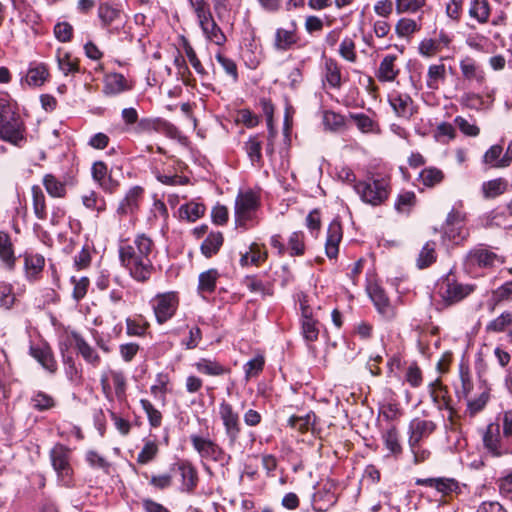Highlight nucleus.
Here are the masks:
<instances>
[{
	"mask_svg": "<svg viewBox=\"0 0 512 512\" xmlns=\"http://www.w3.org/2000/svg\"><path fill=\"white\" fill-rule=\"evenodd\" d=\"M154 248L153 240L144 233L137 234L132 242H124L120 245V263L135 281L145 283L154 273L152 262Z\"/></svg>",
	"mask_w": 512,
	"mask_h": 512,
	"instance_id": "nucleus-1",
	"label": "nucleus"
},
{
	"mask_svg": "<svg viewBox=\"0 0 512 512\" xmlns=\"http://www.w3.org/2000/svg\"><path fill=\"white\" fill-rule=\"evenodd\" d=\"M0 139L17 147L27 143L25 122L6 98H0Z\"/></svg>",
	"mask_w": 512,
	"mask_h": 512,
	"instance_id": "nucleus-2",
	"label": "nucleus"
},
{
	"mask_svg": "<svg viewBox=\"0 0 512 512\" xmlns=\"http://www.w3.org/2000/svg\"><path fill=\"white\" fill-rule=\"evenodd\" d=\"M355 192L364 203L379 206L389 197L390 179L384 176H373L367 181H358L355 183Z\"/></svg>",
	"mask_w": 512,
	"mask_h": 512,
	"instance_id": "nucleus-3",
	"label": "nucleus"
},
{
	"mask_svg": "<svg viewBox=\"0 0 512 512\" xmlns=\"http://www.w3.org/2000/svg\"><path fill=\"white\" fill-rule=\"evenodd\" d=\"M476 289V284L461 282L453 274H448L439 283L438 295L443 305L448 307L463 301Z\"/></svg>",
	"mask_w": 512,
	"mask_h": 512,
	"instance_id": "nucleus-4",
	"label": "nucleus"
},
{
	"mask_svg": "<svg viewBox=\"0 0 512 512\" xmlns=\"http://www.w3.org/2000/svg\"><path fill=\"white\" fill-rule=\"evenodd\" d=\"M49 458L61 485H73L74 470L71 464L72 450L62 443H56L49 451Z\"/></svg>",
	"mask_w": 512,
	"mask_h": 512,
	"instance_id": "nucleus-5",
	"label": "nucleus"
},
{
	"mask_svg": "<svg viewBox=\"0 0 512 512\" xmlns=\"http://www.w3.org/2000/svg\"><path fill=\"white\" fill-rule=\"evenodd\" d=\"M260 207V195L251 189L240 192L235 200V222L239 227L248 228Z\"/></svg>",
	"mask_w": 512,
	"mask_h": 512,
	"instance_id": "nucleus-6",
	"label": "nucleus"
},
{
	"mask_svg": "<svg viewBox=\"0 0 512 512\" xmlns=\"http://www.w3.org/2000/svg\"><path fill=\"white\" fill-rule=\"evenodd\" d=\"M502 263H504L503 257L484 245H478L471 249L463 262L466 272L470 274L476 272L477 269H490Z\"/></svg>",
	"mask_w": 512,
	"mask_h": 512,
	"instance_id": "nucleus-7",
	"label": "nucleus"
},
{
	"mask_svg": "<svg viewBox=\"0 0 512 512\" xmlns=\"http://www.w3.org/2000/svg\"><path fill=\"white\" fill-rule=\"evenodd\" d=\"M190 442L202 459L218 462L221 465L228 464L230 456L212 439L192 434Z\"/></svg>",
	"mask_w": 512,
	"mask_h": 512,
	"instance_id": "nucleus-8",
	"label": "nucleus"
},
{
	"mask_svg": "<svg viewBox=\"0 0 512 512\" xmlns=\"http://www.w3.org/2000/svg\"><path fill=\"white\" fill-rule=\"evenodd\" d=\"M151 303L157 323L164 324L175 315L179 298L175 292L160 293L152 299Z\"/></svg>",
	"mask_w": 512,
	"mask_h": 512,
	"instance_id": "nucleus-9",
	"label": "nucleus"
},
{
	"mask_svg": "<svg viewBox=\"0 0 512 512\" xmlns=\"http://www.w3.org/2000/svg\"><path fill=\"white\" fill-rule=\"evenodd\" d=\"M219 416L222 420L229 446H234L241 432L239 414L230 403L222 401L219 404Z\"/></svg>",
	"mask_w": 512,
	"mask_h": 512,
	"instance_id": "nucleus-10",
	"label": "nucleus"
},
{
	"mask_svg": "<svg viewBox=\"0 0 512 512\" xmlns=\"http://www.w3.org/2000/svg\"><path fill=\"white\" fill-rule=\"evenodd\" d=\"M134 132L137 134L156 132L171 139L180 137L179 129L169 121L160 117L141 118L134 128Z\"/></svg>",
	"mask_w": 512,
	"mask_h": 512,
	"instance_id": "nucleus-11",
	"label": "nucleus"
},
{
	"mask_svg": "<svg viewBox=\"0 0 512 512\" xmlns=\"http://www.w3.org/2000/svg\"><path fill=\"white\" fill-rule=\"evenodd\" d=\"M337 500V485L327 480L313 494L312 507L317 512H326L337 503Z\"/></svg>",
	"mask_w": 512,
	"mask_h": 512,
	"instance_id": "nucleus-12",
	"label": "nucleus"
},
{
	"mask_svg": "<svg viewBox=\"0 0 512 512\" xmlns=\"http://www.w3.org/2000/svg\"><path fill=\"white\" fill-rule=\"evenodd\" d=\"M388 103L398 118L409 121L417 113V106L407 93L392 91L388 94Z\"/></svg>",
	"mask_w": 512,
	"mask_h": 512,
	"instance_id": "nucleus-13",
	"label": "nucleus"
},
{
	"mask_svg": "<svg viewBox=\"0 0 512 512\" xmlns=\"http://www.w3.org/2000/svg\"><path fill=\"white\" fill-rule=\"evenodd\" d=\"M377 312L387 321H392L397 316L396 308L391 304L384 289L378 284H371L367 288Z\"/></svg>",
	"mask_w": 512,
	"mask_h": 512,
	"instance_id": "nucleus-14",
	"label": "nucleus"
},
{
	"mask_svg": "<svg viewBox=\"0 0 512 512\" xmlns=\"http://www.w3.org/2000/svg\"><path fill=\"white\" fill-rule=\"evenodd\" d=\"M299 40L297 23L292 20L288 28L279 27L275 30L273 47L276 51L286 52L296 46Z\"/></svg>",
	"mask_w": 512,
	"mask_h": 512,
	"instance_id": "nucleus-15",
	"label": "nucleus"
},
{
	"mask_svg": "<svg viewBox=\"0 0 512 512\" xmlns=\"http://www.w3.org/2000/svg\"><path fill=\"white\" fill-rule=\"evenodd\" d=\"M417 486H425L436 489L443 496H451L452 494H460L462 487L454 478L435 477V478H417L415 480Z\"/></svg>",
	"mask_w": 512,
	"mask_h": 512,
	"instance_id": "nucleus-16",
	"label": "nucleus"
},
{
	"mask_svg": "<svg viewBox=\"0 0 512 512\" xmlns=\"http://www.w3.org/2000/svg\"><path fill=\"white\" fill-rule=\"evenodd\" d=\"M196 16L199 25L208 40L219 46L226 42V36L215 22L210 9L197 13Z\"/></svg>",
	"mask_w": 512,
	"mask_h": 512,
	"instance_id": "nucleus-17",
	"label": "nucleus"
},
{
	"mask_svg": "<svg viewBox=\"0 0 512 512\" xmlns=\"http://www.w3.org/2000/svg\"><path fill=\"white\" fill-rule=\"evenodd\" d=\"M502 437L500 434L499 424L491 423L487 426L486 431L483 434V444L485 449L493 457H501L507 454H511L510 449L504 448L502 445Z\"/></svg>",
	"mask_w": 512,
	"mask_h": 512,
	"instance_id": "nucleus-18",
	"label": "nucleus"
},
{
	"mask_svg": "<svg viewBox=\"0 0 512 512\" xmlns=\"http://www.w3.org/2000/svg\"><path fill=\"white\" fill-rule=\"evenodd\" d=\"M437 425L432 420L414 418L408 426V444L421 443L436 430Z\"/></svg>",
	"mask_w": 512,
	"mask_h": 512,
	"instance_id": "nucleus-19",
	"label": "nucleus"
},
{
	"mask_svg": "<svg viewBox=\"0 0 512 512\" xmlns=\"http://www.w3.org/2000/svg\"><path fill=\"white\" fill-rule=\"evenodd\" d=\"M30 355L50 374H55L58 365L51 347L47 343L32 345Z\"/></svg>",
	"mask_w": 512,
	"mask_h": 512,
	"instance_id": "nucleus-20",
	"label": "nucleus"
},
{
	"mask_svg": "<svg viewBox=\"0 0 512 512\" xmlns=\"http://www.w3.org/2000/svg\"><path fill=\"white\" fill-rule=\"evenodd\" d=\"M173 469L180 474L181 490L187 493L193 492L198 483V473L192 463L187 460H182L175 463Z\"/></svg>",
	"mask_w": 512,
	"mask_h": 512,
	"instance_id": "nucleus-21",
	"label": "nucleus"
},
{
	"mask_svg": "<svg viewBox=\"0 0 512 512\" xmlns=\"http://www.w3.org/2000/svg\"><path fill=\"white\" fill-rule=\"evenodd\" d=\"M144 189L141 186L131 187L125 194L124 198L120 201L117 207V214L126 216L134 214L138 209L140 202L143 199Z\"/></svg>",
	"mask_w": 512,
	"mask_h": 512,
	"instance_id": "nucleus-22",
	"label": "nucleus"
},
{
	"mask_svg": "<svg viewBox=\"0 0 512 512\" xmlns=\"http://www.w3.org/2000/svg\"><path fill=\"white\" fill-rule=\"evenodd\" d=\"M430 395L439 410H448V420L451 425H454L455 410L450 405V398L447 396L446 388L441 384L439 380H436L430 384Z\"/></svg>",
	"mask_w": 512,
	"mask_h": 512,
	"instance_id": "nucleus-23",
	"label": "nucleus"
},
{
	"mask_svg": "<svg viewBox=\"0 0 512 512\" xmlns=\"http://www.w3.org/2000/svg\"><path fill=\"white\" fill-rule=\"evenodd\" d=\"M193 366L199 373L210 377H220L231 373V368L229 366L212 358H200L193 364Z\"/></svg>",
	"mask_w": 512,
	"mask_h": 512,
	"instance_id": "nucleus-24",
	"label": "nucleus"
},
{
	"mask_svg": "<svg viewBox=\"0 0 512 512\" xmlns=\"http://www.w3.org/2000/svg\"><path fill=\"white\" fill-rule=\"evenodd\" d=\"M342 236L341 223L338 220H333L328 226L325 242V253L328 258L333 259L337 257Z\"/></svg>",
	"mask_w": 512,
	"mask_h": 512,
	"instance_id": "nucleus-25",
	"label": "nucleus"
},
{
	"mask_svg": "<svg viewBox=\"0 0 512 512\" xmlns=\"http://www.w3.org/2000/svg\"><path fill=\"white\" fill-rule=\"evenodd\" d=\"M132 89V85L120 73H109L104 78L103 92L108 96H115Z\"/></svg>",
	"mask_w": 512,
	"mask_h": 512,
	"instance_id": "nucleus-26",
	"label": "nucleus"
},
{
	"mask_svg": "<svg viewBox=\"0 0 512 512\" xmlns=\"http://www.w3.org/2000/svg\"><path fill=\"white\" fill-rule=\"evenodd\" d=\"M397 56L388 54L381 60L376 71V77L380 82H393L400 73V69L396 66Z\"/></svg>",
	"mask_w": 512,
	"mask_h": 512,
	"instance_id": "nucleus-27",
	"label": "nucleus"
},
{
	"mask_svg": "<svg viewBox=\"0 0 512 512\" xmlns=\"http://www.w3.org/2000/svg\"><path fill=\"white\" fill-rule=\"evenodd\" d=\"M460 70L465 80L476 82L479 86L485 82V73L480 65L472 58L465 57L460 61Z\"/></svg>",
	"mask_w": 512,
	"mask_h": 512,
	"instance_id": "nucleus-28",
	"label": "nucleus"
},
{
	"mask_svg": "<svg viewBox=\"0 0 512 512\" xmlns=\"http://www.w3.org/2000/svg\"><path fill=\"white\" fill-rule=\"evenodd\" d=\"M72 338L82 358L93 367H98L101 362V357L97 351L79 333L73 332Z\"/></svg>",
	"mask_w": 512,
	"mask_h": 512,
	"instance_id": "nucleus-29",
	"label": "nucleus"
},
{
	"mask_svg": "<svg viewBox=\"0 0 512 512\" xmlns=\"http://www.w3.org/2000/svg\"><path fill=\"white\" fill-rule=\"evenodd\" d=\"M323 81L330 88L340 89L342 86L341 66L336 60L328 58L324 63Z\"/></svg>",
	"mask_w": 512,
	"mask_h": 512,
	"instance_id": "nucleus-30",
	"label": "nucleus"
},
{
	"mask_svg": "<svg viewBox=\"0 0 512 512\" xmlns=\"http://www.w3.org/2000/svg\"><path fill=\"white\" fill-rule=\"evenodd\" d=\"M97 12L103 27L110 26L121 16L120 8L112 0H100Z\"/></svg>",
	"mask_w": 512,
	"mask_h": 512,
	"instance_id": "nucleus-31",
	"label": "nucleus"
},
{
	"mask_svg": "<svg viewBox=\"0 0 512 512\" xmlns=\"http://www.w3.org/2000/svg\"><path fill=\"white\" fill-rule=\"evenodd\" d=\"M422 29V17L413 19L409 17L400 18L395 24V34L399 38L410 39L415 33Z\"/></svg>",
	"mask_w": 512,
	"mask_h": 512,
	"instance_id": "nucleus-32",
	"label": "nucleus"
},
{
	"mask_svg": "<svg viewBox=\"0 0 512 512\" xmlns=\"http://www.w3.org/2000/svg\"><path fill=\"white\" fill-rule=\"evenodd\" d=\"M45 266V258L41 254L25 253L24 267L26 277L30 281L37 280Z\"/></svg>",
	"mask_w": 512,
	"mask_h": 512,
	"instance_id": "nucleus-33",
	"label": "nucleus"
},
{
	"mask_svg": "<svg viewBox=\"0 0 512 512\" xmlns=\"http://www.w3.org/2000/svg\"><path fill=\"white\" fill-rule=\"evenodd\" d=\"M42 184L48 195L52 198L63 199L67 195V183L52 173H47L43 176Z\"/></svg>",
	"mask_w": 512,
	"mask_h": 512,
	"instance_id": "nucleus-34",
	"label": "nucleus"
},
{
	"mask_svg": "<svg viewBox=\"0 0 512 512\" xmlns=\"http://www.w3.org/2000/svg\"><path fill=\"white\" fill-rule=\"evenodd\" d=\"M0 260L9 270H12L15 266L14 247L10 235L4 231H0Z\"/></svg>",
	"mask_w": 512,
	"mask_h": 512,
	"instance_id": "nucleus-35",
	"label": "nucleus"
},
{
	"mask_svg": "<svg viewBox=\"0 0 512 512\" xmlns=\"http://www.w3.org/2000/svg\"><path fill=\"white\" fill-rule=\"evenodd\" d=\"M243 149L245 150L252 165L261 167L263 165L262 158V141L259 136H251L244 143Z\"/></svg>",
	"mask_w": 512,
	"mask_h": 512,
	"instance_id": "nucleus-36",
	"label": "nucleus"
},
{
	"mask_svg": "<svg viewBox=\"0 0 512 512\" xmlns=\"http://www.w3.org/2000/svg\"><path fill=\"white\" fill-rule=\"evenodd\" d=\"M508 186V181L501 177L483 182L481 186L483 197L486 199L496 198L506 193Z\"/></svg>",
	"mask_w": 512,
	"mask_h": 512,
	"instance_id": "nucleus-37",
	"label": "nucleus"
},
{
	"mask_svg": "<svg viewBox=\"0 0 512 512\" xmlns=\"http://www.w3.org/2000/svg\"><path fill=\"white\" fill-rule=\"evenodd\" d=\"M267 258V251L257 243H252L249 251L243 253L240 258L241 266L259 265Z\"/></svg>",
	"mask_w": 512,
	"mask_h": 512,
	"instance_id": "nucleus-38",
	"label": "nucleus"
},
{
	"mask_svg": "<svg viewBox=\"0 0 512 512\" xmlns=\"http://www.w3.org/2000/svg\"><path fill=\"white\" fill-rule=\"evenodd\" d=\"M32 195V207L35 216L39 220H45L47 218V204L46 196L39 185H33L31 187Z\"/></svg>",
	"mask_w": 512,
	"mask_h": 512,
	"instance_id": "nucleus-39",
	"label": "nucleus"
},
{
	"mask_svg": "<svg viewBox=\"0 0 512 512\" xmlns=\"http://www.w3.org/2000/svg\"><path fill=\"white\" fill-rule=\"evenodd\" d=\"M57 402L54 397L41 390L34 391L30 398V406L39 412H44L53 409Z\"/></svg>",
	"mask_w": 512,
	"mask_h": 512,
	"instance_id": "nucleus-40",
	"label": "nucleus"
},
{
	"mask_svg": "<svg viewBox=\"0 0 512 512\" xmlns=\"http://www.w3.org/2000/svg\"><path fill=\"white\" fill-rule=\"evenodd\" d=\"M349 118L362 133L379 134L381 132L378 122L364 113H350Z\"/></svg>",
	"mask_w": 512,
	"mask_h": 512,
	"instance_id": "nucleus-41",
	"label": "nucleus"
},
{
	"mask_svg": "<svg viewBox=\"0 0 512 512\" xmlns=\"http://www.w3.org/2000/svg\"><path fill=\"white\" fill-rule=\"evenodd\" d=\"M446 79L444 64H432L428 67L426 85L430 90H438L440 84Z\"/></svg>",
	"mask_w": 512,
	"mask_h": 512,
	"instance_id": "nucleus-42",
	"label": "nucleus"
},
{
	"mask_svg": "<svg viewBox=\"0 0 512 512\" xmlns=\"http://www.w3.org/2000/svg\"><path fill=\"white\" fill-rule=\"evenodd\" d=\"M444 179H445L444 172L441 169H439L437 167H433V166L424 168L420 172L419 178H418V180L425 187H428V188H433V187L439 185L440 183L443 182Z\"/></svg>",
	"mask_w": 512,
	"mask_h": 512,
	"instance_id": "nucleus-43",
	"label": "nucleus"
},
{
	"mask_svg": "<svg viewBox=\"0 0 512 512\" xmlns=\"http://www.w3.org/2000/svg\"><path fill=\"white\" fill-rule=\"evenodd\" d=\"M159 454V445L156 440L146 439L137 455L136 461L140 465H147L154 461Z\"/></svg>",
	"mask_w": 512,
	"mask_h": 512,
	"instance_id": "nucleus-44",
	"label": "nucleus"
},
{
	"mask_svg": "<svg viewBox=\"0 0 512 512\" xmlns=\"http://www.w3.org/2000/svg\"><path fill=\"white\" fill-rule=\"evenodd\" d=\"M490 5L487 0H471L469 15L480 24L488 22L490 17Z\"/></svg>",
	"mask_w": 512,
	"mask_h": 512,
	"instance_id": "nucleus-45",
	"label": "nucleus"
},
{
	"mask_svg": "<svg viewBox=\"0 0 512 512\" xmlns=\"http://www.w3.org/2000/svg\"><path fill=\"white\" fill-rule=\"evenodd\" d=\"M486 330L495 333L507 332L512 335V312H503L487 324Z\"/></svg>",
	"mask_w": 512,
	"mask_h": 512,
	"instance_id": "nucleus-46",
	"label": "nucleus"
},
{
	"mask_svg": "<svg viewBox=\"0 0 512 512\" xmlns=\"http://www.w3.org/2000/svg\"><path fill=\"white\" fill-rule=\"evenodd\" d=\"M223 241L221 232H211L201 244V252L205 257L210 258L219 251Z\"/></svg>",
	"mask_w": 512,
	"mask_h": 512,
	"instance_id": "nucleus-47",
	"label": "nucleus"
},
{
	"mask_svg": "<svg viewBox=\"0 0 512 512\" xmlns=\"http://www.w3.org/2000/svg\"><path fill=\"white\" fill-rule=\"evenodd\" d=\"M57 63L64 75L75 74L79 71V60L73 58L69 52L57 51Z\"/></svg>",
	"mask_w": 512,
	"mask_h": 512,
	"instance_id": "nucleus-48",
	"label": "nucleus"
},
{
	"mask_svg": "<svg viewBox=\"0 0 512 512\" xmlns=\"http://www.w3.org/2000/svg\"><path fill=\"white\" fill-rule=\"evenodd\" d=\"M459 377L460 386L456 387L457 397L459 399H467L473 389L472 376L467 366L460 365Z\"/></svg>",
	"mask_w": 512,
	"mask_h": 512,
	"instance_id": "nucleus-49",
	"label": "nucleus"
},
{
	"mask_svg": "<svg viewBox=\"0 0 512 512\" xmlns=\"http://www.w3.org/2000/svg\"><path fill=\"white\" fill-rule=\"evenodd\" d=\"M219 273L216 269H209L199 275L198 291L201 294L212 293L216 288Z\"/></svg>",
	"mask_w": 512,
	"mask_h": 512,
	"instance_id": "nucleus-50",
	"label": "nucleus"
},
{
	"mask_svg": "<svg viewBox=\"0 0 512 512\" xmlns=\"http://www.w3.org/2000/svg\"><path fill=\"white\" fill-rule=\"evenodd\" d=\"M395 11L398 15L417 14L427 4V0H395Z\"/></svg>",
	"mask_w": 512,
	"mask_h": 512,
	"instance_id": "nucleus-51",
	"label": "nucleus"
},
{
	"mask_svg": "<svg viewBox=\"0 0 512 512\" xmlns=\"http://www.w3.org/2000/svg\"><path fill=\"white\" fill-rule=\"evenodd\" d=\"M287 250L290 256H303L305 254V235L302 231L292 232L287 241Z\"/></svg>",
	"mask_w": 512,
	"mask_h": 512,
	"instance_id": "nucleus-52",
	"label": "nucleus"
},
{
	"mask_svg": "<svg viewBox=\"0 0 512 512\" xmlns=\"http://www.w3.org/2000/svg\"><path fill=\"white\" fill-rule=\"evenodd\" d=\"M382 439L385 447L391 454L398 456L402 453V446L399 441V432L395 426H391L382 433Z\"/></svg>",
	"mask_w": 512,
	"mask_h": 512,
	"instance_id": "nucleus-53",
	"label": "nucleus"
},
{
	"mask_svg": "<svg viewBox=\"0 0 512 512\" xmlns=\"http://www.w3.org/2000/svg\"><path fill=\"white\" fill-rule=\"evenodd\" d=\"M437 259L436 243L428 241L421 249L417 258V267L424 269L433 264Z\"/></svg>",
	"mask_w": 512,
	"mask_h": 512,
	"instance_id": "nucleus-54",
	"label": "nucleus"
},
{
	"mask_svg": "<svg viewBox=\"0 0 512 512\" xmlns=\"http://www.w3.org/2000/svg\"><path fill=\"white\" fill-rule=\"evenodd\" d=\"M142 475L148 480V484L157 491L167 490L173 484V476L170 473L149 475L144 472Z\"/></svg>",
	"mask_w": 512,
	"mask_h": 512,
	"instance_id": "nucleus-55",
	"label": "nucleus"
},
{
	"mask_svg": "<svg viewBox=\"0 0 512 512\" xmlns=\"http://www.w3.org/2000/svg\"><path fill=\"white\" fill-rule=\"evenodd\" d=\"M49 76L45 65L40 64L28 69L25 81L29 86L38 87L44 84Z\"/></svg>",
	"mask_w": 512,
	"mask_h": 512,
	"instance_id": "nucleus-56",
	"label": "nucleus"
},
{
	"mask_svg": "<svg viewBox=\"0 0 512 512\" xmlns=\"http://www.w3.org/2000/svg\"><path fill=\"white\" fill-rule=\"evenodd\" d=\"M126 334L128 336L142 337L146 334L149 328V323L145 321L141 316L134 318H126Z\"/></svg>",
	"mask_w": 512,
	"mask_h": 512,
	"instance_id": "nucleus-57",
	"label": "nucleus"
},
{
	"mask_svg": "<svg viewBox=\"0 0 512 512\" xmlns=\"http://www.w3.org/2000/svg\"><path fill=\"white\" fill-rule=\"evenodd\" d=\"M180 216L182 219H186L189 222H194L205 213V206L201 203L190 202L182 205L179 209Z\"/></svg>",
	"mask_w": 512,
	"mask_h": 512,
	"instance_id": "nucleus-58",
	"label": "nucleus"
},
{
	"mask_svg": "<svg viewBox=\"0 0 512 512\" xmlns=\"http://www.w3.org/2000/svg\"><path fill=\"white\" fill-rule=\"evenodd\" d=\"M243 284L252 293H260L262 296L273 295V289L270 284L264 283L256 276H246L243 280Z\"/></svg>",
	"mask_w": 512,
	"mask_h": 512,
	"instance_id": "nucleus-59",
	"label": "nucleus"
},
{
	"mask_svg": "<svg viewBox=\"0 0 512 512\" xmlns=\"http://www.w3.org/2000/svg\"><path fill=\"white\" fill-rule=\"evenodd\" d=\"M489 399H490V393H489V390L486 388L483 389L482 392L476 398L469 399V397H468L466 400H467V412L469 413V415L473 417L476 414H478L479 412H481L487 405Z\"/></svg>",
	"mask_w": 512,
	"mask_h": 512,
	"instance_id": "nucleus-60",
	"label": "nucleus"
},
{
	"mask_svg": "<svg viewBox=\"0 0 512 512\" xmlns=\"http://www.w3.org/2000/svg\"><path fill=\"white\" fill-rule=\"evenodd\" d=\"M142 409L147 414L149 424L153 428H158L162 424V413L147 399H141Z\"/></svg>",
	"mask_w": 512,
	"mask_h": 512,
	"instance_id": "nucleus-61",
	"label": "nucleus"
},
{
	"mask_svg": "<svg viewBox=\"0 0 512 512\" xmlns=\"http://www.w3.org/2000/svg\"><path fill=\"white\" fill-rule=\"evenodd\" d=\"M469 235L465 226H448L445 224L444 237L450 240L453 244H461L467 239Z\"/></svg>",
	"mask_w": 512,
	"mask_h": 512,
	"instance_id": "nucleus-62",
	"label": "nucleus"
},
{
	"mask_svg": "<svg viewBox=\"0 0 512 512\" xmlns=\"http://www.w3.org/2000/svg\"><path fill=\"white\" fill-rule=\"evenodd\" d=\"M16 301L13 286L7 282H0V307L10 310Z\"/></svg>",
	"mask_w": 512,
	"mask_h": 512,
	"instance_id": "nucleus-63",
	"label": "nucleus"
},
{
	"mask_svg": "<svg viewBox=\"0 0 512 512\" xmlns=\"http://www.w3.org/2000/svg\"><path fill=\"white\" fill-rule=\"evenodd\" d=\"M496 485L500 496L512 500V469L499 477Z\"/></svg>",
	"mask_w": 512,
	"mask_h": 512,
	"instance_id": "nucleus-64",
	"label": "nucleus"
}]
</instances>
